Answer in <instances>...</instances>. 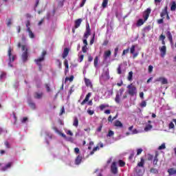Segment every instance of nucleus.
Listing matches in <instances>:
<instances>
[{
	"mask_svg": "<svg viewBox=\"0 0 176 176\" xmlns=\"http://www.w3.org/2000/svg\"><path fill=\"white\" fill-rule=\"evenodd\" d=\"M8 57H9V63H8V66L9 67H13V65H11V63H13V61H14V60L16 59V56L14 55H12V48H9L8 49Z\"/></svg>",
	"mask_w": 176,
	"mask_h": 176,
	"instance_id": "5",
	"label": "nucleus"
},
{
	"mask_svg": "<svg viewBox=\"0 0 176 176\" xmlns=\"http://www.w3.org/2000/svg\"><path fill=\"white\" fill-rule=\"evenodd\" d=\"M144 164H145V161L141 158L140 162L138 164V167H144Z\"/></svg>",
	"mask_w": 176,
	"mask_h": 176,
	"instance_id": "29",
	"label": "nucleus"
},
{
	"mask_svg": "<svg viewBox=\"0 0 176 176\" xmlns=\"http://www.w3.org/2000/svg\"><path fill=\"white\" fill-rule=\"evenodd\" d=\"M152 121L148 120L145 123L144 131L148 132L151 131L153 129V126L151 124Z\"/></svg>",
	"mask_w": 176,
	"mask_h": 176,
	"instance_id": "6",
	"label": "nucleus"
},
{
	"mask_svg": "<svg viewBox=\"0 0 176 176\" xmlns=\"http://www.w3.org/2000/svg\"><path fill=\"white\" fill-rule=\"evenodd\" d=\"M134 52H135V45H132L130 49L131 54H134Z\"/></svg>",
	"mask_w": 176,
	"mask_h": 176,
	"instance_id": "41",
	"label": "nucleus"
},
{
	"mask_svg": "<svg viewBox=\"0 0 176 176\" xmlns=\"http://www.w3.org/2000/svg\"><path fill=\"white\" fill-rule=\"evenodd\" d=\"M164 18H162V19H158V20H157V23H158V24H163V23H164Z\"/></svg>",
	"mask_w": 176,
	"mask_h": 176,
	"instance_id": "58",
	"label": "nucleus"
},
{
	"mask_svg": "<svg viewBox=\"0 0 176 176\" xmlns=\"http://www.w3.org/2000/svg\"><path fill=\"white\" fill-rule=\"evenodd\" d=\"M102 130V124H100V126L97 129V131L100 133L101 132Z\"/></svg>",
	"mask_w": 176,
	"mask_h": 176,
	"instance_id": "60",
	"label": "nucleus"
},
{
	"mask_svg": "<svg viewBox=\"0 0 176 176\" xmlns=\"http://www.w3.org/2000/svg\"><path fill=\"white\" fill-rule=\"evenodd\" d=\"M65 67V73L68 72L69 69V65H68V60L65 59L64 63Z\"/></svg>",
	"mask_w": 176,
	"mask_h": 176,
	"instance_id": "30",
	"label": "nucleus"
},
{
	"mask_svg": "<svg viewBox=\"0 0 176 176\" xmlns=\"http://www.w3.org/2000/svg\"><path fill=\"white\" fill-rule=\"evenodd\" d=\"M29 105L32 109H35V103L30 102L29 103Z\"/></svg>",
	"mask_w": 176,
	"mask_h": 176,
	"instance_id": "56",
	"label": "nucleus"
},
{
	"mask_svg": "<svg viewBox=\"0 0 176 176\" xmlns=\"http://www.w3.org/2000/svg\"><path fill=\"white\" fill-rule=\"evenodd\" d=\"M111 171L113 174H118V166L116 162H113L111 166Z\"/></svg>",
	"mask_w": 176,
	"mask_h": 176,
	"instance_id": "9",
	"label": "nucleus"
},
{
	"mask_svg": "<svg viewBox=\"0 0 176 176\" xmlns=\"http://www.w3.org/2000/svg\"><path fill=\"white\" fill-rule=\"evenodd\" d=\"M119 164H120V167H124V164H126V163H124V162H123L122 160H120Z\"/></svg>",
	"mask_w": 176,
	"mask_h": 176,
	"instance_id": "52",
	"label": "nucleus"
},
{
	"mask_svg": "<svg viewBox=\"0 0 176 176\" xmlns=\"http://www.w3.org/2000/svg\"><path fill=\"white\" fill-rule=\"evenodd\" d=\"M110 56H111V51L110 50L104 52V60H107L108 58Z\"/></svg>",
	"mask_w": 176,
	"mask_h": 176,
	"instance_id": "22",
	"label": "nucleus"
},
{
	"mask_svg": "<svg viewBox=\"0 0 176 176\" xmlns=\"http://www.w3.org/2000/svg\"><path fill=\"white\" fill-rule=\"evenodd\" d=\"M84 57H85L84 54L78 55V61H79V63H82L83 61Z\"/></svg>",
	"mask_w": 176,
	"mask_h": 176,
	"instance_id": "40",
	"label": "nucleus"
},
{
	"mask_svg": "<svg viewBox=\"0 0 176 176\" xmlns=\"http://www.w3.org/2000/svg\"><path fill=\"white\" fill-rule=\"evenodd\" d=\"M142 148H138L137 149V155H140V153H142Z\"/></svg>",
	"mask_w": 176,
	"mask_h": 176,
	"instance_id": "53",
	"label": "nucleus"
},
{
	"mask_svg": "<svg viewBox=\"0 0 176 176\" xmlns=\"http://www.w3.org/2000/svg\"><path fill=\"white\" fill-rule=\"evenodd\" d=\"M117 72L118 75H121V74H123V72H122V65H120L118 67Z\"/></svg>",
	"mask_w": 176,
	"mask_h": 176,
	"instance_id": "37",
	"label": "nucleus"
},
{
	"mask_svg": "<svg viewBox=\"0 0 176 176\" xmlns=\"http://www.w3.org/2000/svg\"><path fill=\"white\" fill-rule=\"evenodd\" d=\"M139 96L142 100H144V92H140Z\"/></svg>",
	"mask_w": 176,
	"mask_h": 176,
	"instance_id": "63",
	"label": "nucleus"
},
{
	"mask_svg": "<svg viewBox=\"0 0 176 176\" xmlns=\"http://www.w3.org/2000/svg\"><path fill=\"white\" fill-rule=\"evenodd\" d=\"M88 61H89V63H91V61H93V57L91 55L88 56Z\"/></svg>",
	"mask_w": 176,
	"mask_h": 176,
	"instance_id": "64",
	"label": "nucleus"
},
{
	"mask_svg": "<svg viewBox=\"0 0 176 176\" xmlns=\"http://www.w3.org/2000/svg\"><path fill=\"white\" fill-rule=\"evenodd\" d=\"M160 41H164V39H166V36L162 34V35L160 36Z\"/></svg>",
	"mask_w": 176,
	"mask_h": 176,
	"instance_id": "61",
	"label": "nucleus"
},
{
	"mask_svg": "<svg viewBox=\"0 0 176 176\" xmlns=\"http://www.w3.org/2000/svg\"><path fill=\"white\" fill-rule=\"evenodd\" d=\"M123 89H120V92L116 94L115 101L117 102V104H119L120 102V97H122V95L123 94Z\"/></svg>",
	"mask_w": 176,
	"mask_h": 176,
	"instance_id": "8",
	"label": "nucleus"
},
{
	"mask_svg": "<svg viewBox=\"0 0 176 176\" xmlns=\"http://www.w3.org/2000/svg\"><path fill=\"white\" fill-rule=\"evenodd\" d=\"M99 108H100V111H104V109H105V108H109V104H102L99 106Z\"/></svg>",
	"mask_w": 176,
	"mask_h": 176,
	"instance_id": "23",
	"label": "nucleus"
},
{
	"mask_svg": "<svg viewBox=\"0 0 176 176\" xmlns=\"http://www.w3.org/2000/svg\"><path fill=\"white\" fill-rule=\"evenodd\" d=\"M83 43L85 45V46H87V38H84L83 39Z\"/></svg>",
	"mask_w": 176,
	"mask_h": 176,
	"instance_id": "62",
	"label": "nucleus"
},
{
	"mask_svg": "<svg viewBox=\"0 0 176 176\" xmlns=\"http://www.w3.org/2000/svg\"><path fill=\"white\" fill-rule=\"evenodd\" d=\"M130 50L128 48V49H126V50H123V52H122V56H124V55H126V54H127V53H129V51Z\"/></svg>",
	"mask_w": 176,
	"mask_h": 176,
	"instance_id": "55",
	"label": "nucleus"
},
{
	"mask_svg": "<svg viewBox=\"0 0 176 176\" xmlns=\"http://www.w3.org/2000/svg\"><path fill=\"white\" fill-rule=\"evenodd\" d=\"M46 56V51H43L41 54V56L40 58H38L37 59H35V62L38 65L39 69H42V66L41 65V63L42 61H44L45 60V56Z\"/></svg>",
	"mask_w": 176,
	"mask_h": 176,
	"instance_id": "4",
	"label": "nucleus"
},
{
	"mask_svg": "<svg viewBox=\"0 0 176 176\" xmlns=\"http://www.w3.org/2000/svg\"><path fill=\"white\" fill-rule=\"evenodd\" d=\"M98 149H100V147H98V146L94 147L93 148V151L90 153V155H94V152H96V151H98Z\"/></svg>",
	"mask_w": 176,
	"mask_h": 176,
	"instance_id": "43",
	"label": "nucleus"
},
{
	"mask_svg": "<svg viewBox=\"0 0 176 176\" xmlns=\"http://www.w3.org/2000/svg\"><path fill=\"white\" fill-rule=\"evenodd\" d=\"M73 126H74L75 127H78V126H79V120H78L77 117H75L74 118Z\"/></svg>",
	"mask_w": 176,
	"mask_h": 176,
	"instance_id": "25",
	"label": "nucleus"
},
{
	"mask_svg": "<svg viewBox=\"0 0 176 176\" xmlns=\"http://www.w3.org/2000/svg\"><path fill=\"white\" fill-rule=\"evenodd\" d=\"M82 51L83 53H86L87 52V45H84L82 47Z\"/></svg>",
	"mask_w": 176,
	"mask_h": 176,
	"instance_id": "49",
	"label": "nucleus"
},
{
	"mask_svg": "<svg viewBox=\"0 0 176 176\" xmlns=\"http://www.w3.org/2000/svg\"><path fill=\"white\" fill-rule=\"evenodd\" d=\"M150 173H152L153 174H157V173H159V170L155 168H152L150 170Z\"/></svg>",
	"mask_w": 176,
	"mask_h": 176,
	"instance_id": "38",
	"label": "nucleus"
},
{
	"mask_svg": "<svg viewBox=\"0 0 176 176\" xmlns=\"http://www.w3.org/2000/svg\"><path fill=\"white\" fill-rule=\"evenodd\" d=\"M87 113L89 114V115H94V110H90V109H88L87 110Z\"/></svg>",
	"mask_w": 176,
	"mask_h": 176,
	"instance_id": "54",
	"label": "nucleus"
},
{
	"mask_svg": "<svg viewBox=\"0 0 176 176\" xmlns=\"http://www.w3.org/2000/svg\"><path fill=\"white\" fill-rule=\"evenodd\" d=\"M158 149L160 151H162V149H166V143H162L161 146L158 147Z\"/></svg>",
	"mask_w": 176,
	"mask_h": 176,
	"instance_id": "42",
	"label": "nucleus"
},
{
	"mask_svg": "<svg viewBox=\"0 0 176 176\" xmlns=\"http://www.w3.org/2000/svg\"><path fill=\"white\" fill-rule=\"evenodd\" d=\"M13 166V162H8L5 166L1 168V171H6Z\"/></svg>",
	"mask_w": 176,
	"mask_h": 176,
	"instance_id": "12",
	"label": "nucleus"
},
{
	"mask_svg": "<svg viewBox=\"0 0 176 176\" xmlns=\"http://www.w3.org/2000/svg\"><path fill=\"white\" fill-rule=\"evenodd\" d=\"M94 67L97 68L98 67V56H96L94 59Z\"/></svg>",
	"mask_w": 176,
	"mask_h": 176,
	"instance_id": "36",
	"label": "nucleus"
},
{
	"mask_svg": "<svg viewBox=\"0 0 176 176\" xmlns=\"http://www.w3.org/2000/svg\"><path fill=\"white\" fill-rule=\"evenodd\" d=\"M160 51L161 53V57H164L167 52V47L166 45H163L162 47H160Z\"/></svg>",
	"mask_w": 176,
	"mask_h": 176,
	"instance_id": "10",
	"label": "nucleus"
},
{
	"mask_svg": "<svg viewBox=\"0 0 176 176\" xmlns=\"http://www.w3.org/2000/svg\"><path fill=\"white\" fill-rule=\"evenodd\" d=\"M82 156L78 155V156L76 158V160H75V164H76L77 166H79V164H80V163H82Z\"/></svg>",
	"mask_w": 176,
	"mask_h": 176,
	"instance_id": "17",
	"label": "nucleus"
},
{
	"mask_svg": "<svg viewBox=\"0 0 176 176\" xmlns=\"http://www.w3.org/2000/svg\"><path fill=\"white\" fill-rule=\"evenodd\" d=\"M151 12H152V10L151 8H147L143 14V17L144 19V21H146L149 18V15L151 14Z\"/></svg>",
	"mask_w": 176,
	"mask_h": 176,
	"instance_id": "7",
	"label": "nucleus"
},
{
	"mask_svg": "<svg viewBox=\"0 0 176 176\" xmlns=\"http://www.w3.org/2000/svg\"><path fill=\"white\" fill-rule=\"evenodd\" d=\"M115 126L116 127H123V124H122V122L119 120H116L115 122Z\"/></svg>",
	"mask_w": 176,
	"mask_h": 176,
	"instance_id": "31",
	"label": "nucleus"
},
{
	"mask_svg": "<svg viewBox=\"0 0 176 176\" xmlns=\"http://www.w3.org/2000/svg\"><path fill=\"white\" fill-rule=\"evenodd\" d=\"M118 52H119V47H116L114 50V57L118 56Z\"/></svg>",
	"mask_w": 176,
	"mask_h": 176,
	"instance_id": "50",
	"label": "nucleus"
},
{
	"mask_svg": "<svg viewBox=\"0 0 176 176\" xmlns=\"http://www.w3.org/2000/svg\"><path fill=\"white\" fill-rule=\"evenodd\" d=\"M145 23V21L144 19H139L137 23L138 27H141L144 23Z\"/></svg>",
	"mask_w": 176,
	"mask_h": 176,
	"instance_id": "32",
	"label": "nucleus"
},
{
	"mask_svg": "<svg viewBox=\"0 0 176 176\" xmlns=\"http://www.w3.org/2000/svg\"><path fill=\"white\" fill-rule=\"evenodd\" d=\"M107 6H108V0H103L102 3V8H103V9H105Z\"/></svg>",
	"mask_w": 176,
	"mask_h": 176,
	"instance_id": "34",
	"label": "nucleus"
},
{
	"mask_svg": "<svg viewBox=\"0 0 176 176\" xmlns=\"http://www.w3.org/2000/svg\"><path fill=\"white\" fill-rule=\"evenodd\" d=\"M152 71H153V66L149 65L148 66V72L151 74V72H152Z\"/></svg>",
	"mask_w": 176,
	"mask_h": 176,
	"instance_id": "57",
	"label": "nucleus"
},
{
	"mask_svg": "<svg viewBox=\"0 0 176 176\" xmlns=\"http://www.w3.org/2000/svg\"><path fill=\"white\" fill-rule=\"evenodd\" d=\"M156 81L161 82L162 85H167V83H168V80L164 77H160L156 80Z\"/></svg>",
	"mask_w": 176,
	"mask_h": 176,
	"instance_id": "11",
	"label": "nucleus"
},
{
	"mask_svg": "<svg viewBox=\"0 0 176 176\" xmlns=\"http://www.w3.org/2000/svg\"><path fill=\"white\" fill-rule=\"evenodd\" d=\"M115 133L113 131H109L107 137H113Z\"/></svg>",
	"mask_w": 176,
	"mask_h": 176,
	"instance_id": "45",
	"label": "nucleus"
},
{
	"mask_svg": "<svg viewBox=\"0 0 176 176\" xmlns=\"http://www.w3.org/2000/svg\"><path fill=\"white\" fill-rule=\"evenodd\" d=\"M65 80H69V82H72V80H74V76H71L70 77H67L65 78Z\"/></svg>",
	"mask_w": 176,
	"mask_h": 176,
	"instance_id": "48",
	"label": "nucleus"
},
{
	"mask_svg": "<svg viewBox=\"0 0 176 176\" xmlns=\"http://www.w3.org/2000/svg\"><path fill=\"white\" fill-rule=\"evenodd\" d=\"M109 69H104L103 72L100 77V82H105L106 80H109Z\"/></svg>",
	"mask_w": 176,
	"mask_h": 176,
	"instance_id": "2",
	"label": "nucleus"
},
{
	"mask_svg": "<svg viewBox=\"0 0 176 176\" xmlns=\"http://www.w3.org/2000/svg\"><path fill=\"white\" fill-rule=\"evenodd\" d=\"M127 80H129V82H131V80H133V72H129Z\"/></svg>",
	"mask_w": 176,
	"mask_h": 176,
	"instance_id": "33",
	"label": "nucleus"
},
{
	"mask_svg": "<svg viewBox=\"0 0 176 176\" xmlns=\"http://www.w3.org/2000/svg\"><path fill=\"white\" fill-rule=\"evenodd\" d=\"M54 130L55 133H56L59 135H61V137L65 138V140H67V135H65V134L61 133V131H58V129H57V128H54Z\"/></svg>",
	"mask_w": 176,
	"mask_h": 176,
	"instance_id": "14",
	"label": "nucleus"
},
{
	"mask_svg": "<svg viewBox=\"0 0 176 176\" xmlns=\"http://www.w3.org/2000/svg\"><path fill=\"white\" fill-rule=\"evenodd\" d=\"M75 24H76L75 25L76 28H78L80 26V24H82V19H80L76 20L75 22Z\"/></svg>",
	"mask_w": 176,
	"mask_h": 176,
	"instance_id": "28",
	"label": "nucleus"
},
{
	"mask_svg": "<svg viewBox=\"0 0 176 176\" xmlns=\"http://www.w3.org/2000/svg\"><path fill=\"white\" fill-rule=\"evenodd\" d=\"M170 10L172 12H175V10H176V3H175V1H172L170 3Z\"/></svg>",
	"mask_w": 176,
	"mask_h": 176,
	"instance_id": "20",
	"label": "nucleus"
},
{
	"mask_svg": "<svg viewBox=\"0 0 176 176\" xmlns=\"http://www.w3.org/2000/svg\"><path fill=\"white\" fill-rule=\"evenodd\" d=\"M43 96V94L42 92H36L34 97L35 98L40 99V98H42Z\"/></svg>",
	"mask_w": 176,
	"mask_h": 176,
	"instance_id": "26",
	"label": "nucleus"
},
{
	"mask_svg": "<svg viewBox=\"0 0 176 176\" xmlns=\"http://www.w3.org/2000/svg\"><path fill=\"white\" fill-rule=\"evenodd\" d=\"M168 129L171 130V129H175V126L174 125V122H171L168 124Z\"/></svg>",
	"mask_w": 176,
	"mask_h": 176,
	"instance_id": "39",
	"label": "nucleus"
},
{
	"mask_svg": "<svg viewBox=\"0 0 176 176\" xmlns=\"http://www.w3.org/2000/svg\"><path fill=\"white\" fill-rule=\"evenodd\" d=\"M90 97H91V93L89 92L88 94L86 96L85 100L81 102V105H85L87 101H89Z\"/></svg>",
	"mask_w": 176,
	"mask_h": 176,
	"instance_id": "13",
	"label": "nucleus"
},
{
	"mask_svg": "<svg viewBox=\"0 0 176 176\" xmlns=\"http://www.w3.org/2000/svg\"><path fill=\"white\" fill-rule=\"evenodd\" d=\"M168 173L169 175H176V169L174 168H171L168 169Z\"/></svg>",
	"mask_w": 176,
	"mask_h": 176,
	"instance_id": "18",
	"label": "nucleus"
},
{
	"mask_svg": "<svg viewBox=\"0 0 176 176\" xmlns=\"http://www.w3.org/2000/svg\"><path fill=\"white\" fill-rule=\"evenodd\" d=\"M166 35L168 36V39H169L170 43L173 45V35H171V32H170V31H168Z\"/></svg>",
	"mask_w": 176,
	"mask_h": 176,
	"instance_id": "24",
	"label": "nucleus"
},
{
	"mask_svg": "<svg viewBox=\"0 0 176 176\" xmlns=\"http://www.w3.org/2000/svg\"><path fill=\"white\" fill-rule=\"evenodd\" d=\"M27 32H28L29 36L30 38H31V39H34V38H35V34H34V32H32V31H31V29L30 28H28Z\"/></svg>",
	"mask_w": 176,
	"mask_h": 176,
	"instance_id": "19",
	"label": "nucleus"
},
{
	"mask_svg": "<svg viewBox=\"0 0 176 176\" xmlns=\"http://www.w3.org/2000/svg\"><path fill=\"white\" fill-rule=\"evenodd\" d=\"M28 120V118L26 117H24L22 120H21V123H25V122H27Z\"/></svg>",
	"mask_w": 176,
	"mask_h": 176,
	"instance_id": "59",
	"label": "nucleus"
},
{
	"mask_svg": "<svg viewBox=\"0 0 176 176\" xmlns=\"http://www.w3.org/2000/svg\"><path fill=\"white\" fill-rule=\"evenodd\" d=\"M140 107L141 108H145V107H146V100H142L140 104Z\"/></svg>",
	"mask_w": 176,
	"mask_h": 176,
	"instance_id": "35",
	"label": "nucleus"
},
{
	"mask_svg": "<svg viewBox=\"0 0 176 176\" xmlns=\"http://www.w3.org/2000/svg\"><path fill=\"white\" fill-rule=\"evenodd\" d=\"M128 89V94L129 96H131L132 97L134 96H137V87L133 84H130L127 86Z\"/></svg>",
	"mask_w": 176,
	"mask_h": 176,
	"instance_id": "3",
	"label": "nucleus"
},
{
	"mask_svg": "<svg viewBox=\"0 0 176 176\" xmlns=\"http://www.w3.org/2000/svg\"><path fill=\"white\" fill-rule=\"evenodd\" d=\"M45 89L48 93H50V91H52V89H50V85L49 84L45 85Z\"/></svg>",
	"mask_w": 176,
	"mask_h": 176,
	"instance_id": "44",
	"label": "nucleus"
},
{
	"mask_svg": "<svg viewBox=\"0 0 176 176\" xmlns=\"http://www.w3.org/2000/svg\"><path fill=\"white\" fill-rule=\"evenodd\" d=\"M167 14V7H165V8L162 10V12L160 13V16L162 19H164V16Z\"/></svg>",
	"mask_w": 176,
	"mask_h": 176,
	"instance_id": "21",
	"label": "nucleus"
},
{
	"mask_svg": "<svg viewBox=\"0 0 176 176\" xmlns=\"http://www.w3.org/2000/svg\"><path fill=\"white\" fill-rule=\"evenodd\" d=\"M69 53V49L65 48L63 50V53L62 54L63 58H65L67 57V56H68Z\"/></svg>",
	"mask_w": 176,
	"mask_h": 176,
	"instance_id": "16",
	"label": "nucleus"
},
{
	"mask_svg": "<svg viewBox=\"0 0 176 176\" xmlns=\"http://www.w3.org/2000/svg\"><path fill=\"white\" fill-rule=\"evenodd\" d=\"M89 36H90V29L88 28L84 34V38L87 39Z\"/></svg>",
	"mask_w": 176,
	"mask_h": 176,
	"instance_id": "27",
	"label": "nucleus"
},
{
	"mask_svg": "<svg viewBox=\"0 0 176 176\" xmlns=\"http://www.w3.org/2000/svg\"><path fill=\"white\" fill-rule=\"evenodd\" d=\"M157 162H159V160L157 159V155H156L153 160V165L156 166L157 164Z\"/></svg>",
	"mask_w": 176,
	"mask_h": 176,
	"instance_id": "46",
	"label": "nucleus"
},
{
	"mask_svg": "<svg viewBox=\"0 0 176 176\" xmlns=\"http://www.w3.org/2000/svg\"><path fill=\"white\" fill-rule=\"evenodd\" d=\"M96 37V34H94L92 38L90 41V45H93L94 43V38Z\"/></svg>",
	"mask_w": 176,
	"mask_h": 176,
	"instance_id": "51",
	"label": "nucleus"
},
{
	"mask_svg": "<svg viewBox=\"0 0 176 176\" xmlns=\"http://www.w3.org/2000/svg\"><path fill=\"white\" fill-rule=\"evenodd\" d=\"M85 82L86 86H87V87H90L91 89L93 88V84H91V81H90L89 78H85Z\"/></svg>",
	"mask_w": 176,
	"mask_h": 176,
	"instance_id": "15",
	"label": "nucleus"
},
{
	"mask_svg": "<svg viewBox=\"0 0 176 176\" xmlns=\"http://www.w3.org/2000/svg\"><path fill=\"white\" fill-rule=\"evenodd\" d=\"M18 47H22V60L23 61H27L28 58V45L27 44L21 45V43H19Z\"/></svg>",
	"mask_w": 176,
	"mask_h": 176,
	"instance_id": "1",
	"label": "nucleus"
},
{
	"mask_svg": "<svg viewBox=\"0 0 176 176\" xmlns=\"http://www.w3.org/2000/svg\"><path fill=\"white\" fill-rule=\"evenodd\" d=\"M5 78H6V74L2 72L0 74V80H2V79H5Z\"/></svg>",
	"mask_w": 176,
	"mask_h": 176,
	"instance_id": "47",
	"label": "nucleus"
}]
</instances>
